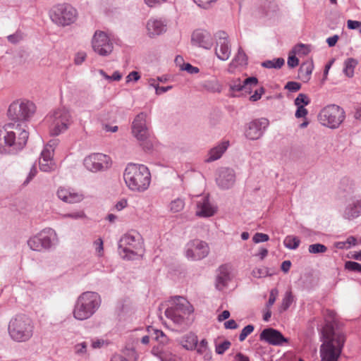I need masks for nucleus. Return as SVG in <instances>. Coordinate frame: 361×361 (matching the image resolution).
<instances>
[{"mask_svg":"<svg viewBox=\"0 0 361 361\" xmlns=\"http://www.w3.org/2000/svg\"><path fill=\"white\" fill-rule=\"evenodd\" d=\"M61 216L62 219L70 218L73 219H84L86 216L85 214L82 211H77L71 213L63 214H61Z\"/></svg>","mask_w":361,"mask_h":361,"instance_id":"de8ad7c7","label":"nucleus"},{"mask_svg":"<svg viewBox=\"0 0 361 361\" xmlns=\"http://www.w3.org/2000/svg\"><path fill=\"white\" fill-rule=\"evenodd\" d=\"M345 118L343 108L336 104H329L324 107L317 116L321 125L331 129L338 128Z\"/></svg>","mask_w":361,"mask_h":361,"instance_id":"423d86ee","label":"nucleus"},{"mask_svg":"<svg viewBox=\"0 0 361 361\" xmlns=\"http://www.w3.org/2000/svg\"><path fill=\"white\" fill-rule=\"evenodd\" d=\"M50 17L54 23L66 26L75 21L77 11L68 4H60L52 8Z\"/></svg>","mask_w":361,"mask_h":361,"instance_id":"9d476101","label":"nucleus"},{"mask_svg":"<svg viewBox=\"0 0 361 361\" xmlns=\"http://www.w3.org/2000/svg\"><path fill=\"white\" fill-rule=\"evenodd\" d=\"M197 341V336L195 334L190 333L183 337L181 344L186 350H192L195 349Z\"/></svg>","mask_w":361,"mask_h":361,"instance_id":"473e14b6","label":"nucleus"},{"mask_svg":"<svg viewBox=\"0 0 361 361\" xmlns=\"http://www.w3.org/2000/svg\"><path fill=\"white\" fill-rule=\"evenodd\" d=\"M209 252L207 243L199 239L188 242L185 245V255L192 260H200L206 257Z\"/></svg>","mask_w":361,"mask_h":361,"instance_id":"4468645a","label":"nucleus"},{"mask_svg":"<svg viewBox=\"0 0 361 361\" xmlns=\"http://www.w3.org/2000/svg\"><path fill=\"white\" fill-rule=\"evenodd\" d=\"M180 70L185 71L190 74H195L199 73L200 70L197 67L192 66L190 63H185L180 65Z\"/></svg>","mask_w":361,"mask_h":361,"instance_id":"bf43d9fd","label":"nucleus"},{"mask_svg":"<svg viewBox=\"0 0 361 361\" xmlns=\"http://www.w3.org/2000/svg\"><path fill=\"white\" fill-rule=\"evenodd\" d=\"M265 92V89L261 86L252 93V91L250 90V100L253 102H257L261 99L263 94Z\"/></svg>","mask_w":361,"mask_h":361,"instance_id":"a18cd8bd","label":"nucleus"},{"mask_svg":"<svg viewBox=\"0 0 361 361\" xmlns=\"http://www.w3.org/2000/svg\"><path fill=\"white\" fill-rule=\"evenodd\" d=\"M269 126V121L265 118L253 120L250 122V140L260 138Z\"/></svg>","mask_w":361,"mask_h":361,"instance_id":"b1692460","label":"nucleus"},{"mask_svg":"<svg viewBox=\"0 0 361 361\" xmlns=\"http://www.w3.org/2000/svg\"><path fill=\"white\" fill-rule=\"evenodd\" d=\"M310 103V99L303 93H300L294 101V104L296 106H305Z\"/></svg>","mask_w":361,"mask_h":361,"instance_id":"37998d69","label":"nucleus"},{"mask_svg":"<svg viewBox=\"0 0 361 361\" xmlns=\"http://www.w3.org/2000/svg\"><path fill=\"white\" fill-rule=\"evenodd\" d=\"M326 250L327 247L324 245L320 243L312 244L308 247V251L311 254L324 253Z\"/></svg>","mask_w":361,"mask_h":361,"instance_id":"a19ab883","label":"nucleus"},{"mask_svg":"<svg viewBox=\"0 0 361 361\" xmlns=\"http://www.w3.org/2000/svg\"><path fill=\"white\" fill-rule=\"evenodd\" d=\"M101 302V297L97 293H82L75 301L73 312L74 318L80 321L90 318L98 310Z\"/></svg>","mask_w":361,"mask_h":361,"instance_id":"20e7f679","label":"nucleus"},{"mask_svg":"<svg viewBox=\"0 0 361 361\" xmlns=\"http://www.w3.org/2000/svg\"><path fill=\"white\" fill-rule=\"evenodd\" d=\"M153 355L157 357L161 361H178V357L173 354L169 349L163 345H157L152 349Z\"/></svg>","mask_w":361,"mask_h":361,"instance_id":"c85d7f7f","label":"nucleus"},{"mask_svg":"<svg viewBox=\"0 0 361 361\" xmlns=\"http://www.w3.org/2000/svg\"><path fill=\"white\" fill-rule=\"evenodd\" d=\"M132 133L138 140L144 141L148 138L149 130L145 113L141 112L135 116L132 123Z\"/></svg>","mask_w":361,"mask_h":361,"instance_id":"f3484780","label":"nucleus"},{"mask_svg":"<svg viewBox=\"0 0 361 361\" xmlns=\"http://www.w3.org/2000/svg\"><path fill=\"white\" fill-rule=\"evenodd\" d=\"M195 349L199 355L203 356L204 360L209 361L212 359V351L208 347V342L206 339H202L199 343H197Z\"/></svg>","mask_w":361,"mask_h":361,"instance_id":"2f4dec72","label":"nucleus"},{"mask_svg":"<svg viewBox=\"0 0 361 361\" xmlns=\"http://www.w3.org/2000/svg\"><path fill=\"white\" fill-rule=\"evenodd\" d=\"M200 87L204 90H207L210 92H219L221 91V87L219 82L214 80H204L200 83Z\"/></svg>","mask_w":361,"mask_h":361,"instance_id":"c9c22d12","label":"nucleus"},{"mask_svg":"<svg viewBox=\"0 0 361 361\" xmlns=\"http://www.w3.org/2000/svg\"><path fill=\"white\" fill-rule=\"evenodd\" d=\"M123 355L126 357H128L129 359H133L136 360L137 359V355L133 348H126L123 350Z\"/></svg>","mask_w":361,"mask_h":361,"instance_id":"052dcab7","label":"nucleus"},{"mask_svg":"<svg viewBox=\"0 0 361 361\" xmlns=\"http://www.w3.org/2000/svg\"><path fill=\"white\" fill-rule=\"evenodd\" d=\"M216 212V208L211 205L209 197L203 196L197 203L196 215L200 217H209Z\"/></svg>","mask_w":361,"mask_h":361,"instance_id":"cd10ccee","label":"nucleus"},{"mask_svg":"<svg viewBox=\"0 0 361 361\" xmlns=\"http://www.w3.org/2000/svg\"><path fill=\"white\" fill-rule=\"evenodd\" d=\"M300 239L297 236L294 235H287L283 240L284 246L290 250L297 249L300 245Z\"/></svg>","mask_w":361,"mask_h":361,"instance_id":"4c0bfd02","label":"nucleus"},{"mask_svg":"<svg viewBox=\"0 0 361 361\" xmlns=\"http://www.w3.org/2000/svg\"><path fill=\"white\" fill-rule=\"evenodd\" d=\"M75 354L78 356H84L87 352V343L81 342L74 345Z\"/></svg>","mask_w":361,"mask_h":361,"instance_id":"79ce46f5","label":"nucleus"},{"mask_svg":"<svg viewBox=\"0 0 361 361\" xmlns=\"http://www.w3.org/2000/svg\"><path fill=\"white\" fill-rule=\"evenodd\" d=\"M37 169L35 165L32 166L30 169V173L26 178V180L24 181L23 185H27L30 183V181L36 176L37 174Z\"/></svg>","mask_w":361,"mask_h":361,"instance_id":"0e129e2a","label":"nucleus"},{"mask_svg":"<svg viewBox=\"0 0 361 361\" xmlns=\"http://www.w3.org/2000/svg\"><path fill=\"white\" fill-rule=\"evenodd\" d=\"M57 196L62 201L71 204L79 202L82 200L81 195L71 192L70 190L63 188L58 189Z\"/></svg>","mask_w":361,"mask_h":361,"instance_id":"c756f323","label":"nucleus"},{"mask_svg":"<svg viewBox=\"0 0 361 361\" xmlns=\"http://www.w3.org/2000/svg\"><path fill=\"white\" fill-rule=\"evenodd\" d=\"M287 63H288V66L290 68H295V67H296L298 65L299 60L295 56H289L288 58Z\"/></svg>","mask_w":361,"mask_h":361,"instance_id":"69168bd1","label":"nucleus"},{"mask_svg":"<svg viewBox=\"0 0 361 361\" xmlns=\"http://www.w3.org/2000/svg\"><path fill=\"white\" fill-rule=\"evenodd\" d=\"M284 63L285 61L283 58H277L272 60H266L261 63V66L269 69H279L284 65Z\"/></svg>","mask_w":361,"mask_h":361,"instance_id":"e433bc0d","label":"nucleus"},{"mask_svg":"<svg viewBox=\"0 0 361 361\" xmlns=\"http://www.w3.org/2000/svg\"><path fill=\"white\" fill-rule=\"evenodd\" d=\"M357 64V61L353 59L348 58L344 62L343 72L348 78H352L354 75V69Z\"/></svg>","mask_w":361,"mask_h":361,"instance_id":"f704fd0d","label":"nucleus"},{"mask_svg":"<svg viewBox=\"0 0 361 361\" xmlns=\"http://www.w3.org/2000/svg\"><path fill=\"white\" fill-rule=\"evenodd\" d=\"M269 274V271L267 268L266 267H260V268H256L253 269L252 271V275L254 277L256 278H262L267 276Z\"/></svg>","mask_w":361,"mask_h":361,"instance_id":"6e6d98bb","label":"nucleus"},{"mask_svg":"<svg viewBox=\"0 0 361 361\" xmlns=\"http://www.w3.org/2000/svg\"><path fill=\"white\" fill-rule=\"evenodd\" d=\"M34 328V324L29 317L18 314L10 320L8 332L13 341L23 343L28 341L32 337Z\"/></svg>","mask_w":361,"mask_h":361,"instance_id":"39448f33","label":"nucleus"},{"mask_svg":"<svg viewBox=\"0 0 361 361\" xmlns=\"http://www.w3.org/2000/svg\"><path fill=\"white\" fill-rule=\"evenodd\" d=\"M271 317V308H268L267 307H264V308L262 310V317L263 320L264 322H269L270 320V318Z\"/></svg>","mask_w":361,"mask_h":361,"instance_id":"774afa93","label":"nucleus"},{"mask_svg":"<svg viewBox=\"0 0 361 361\" xmlns=\"http://www.w3.org/2000/svg\"><path fill=\"white\" fill-rule=\"evenodd\" d=\"M123 178L130 190L144 192L149 186L151 174L146 166L130 163L125 169Z\"/></svg>","mask_w":361,"mask_h":361,"instance_id":"7ed1b4c3","label":"nucleus"},{"mask_svg":"<svg viewBox=\"0 0 361 361\" xmlns=\"http://www.w3.org/2000/svg\"><path fill=\"white\" fill-rule=\"evenodd\" d=\"M314 68L312 61H307L301 64L299 69V77L303 82H307Z\"/></svg>","mask_w":361,"mask_h":361,"instance_id":"7c9ffc66","label":"nucleus"},{"mask_svg":"<svg viewBox=\"0 0 361 361\" xmlns=\"http://www.w3.org/2000/svg\"><path fill=\"white\" fill-rule=\"evenodd\" d=\"M43 250H49L57 242L56 233L52 228H45L37 234Z\"/></svg>","mask_w":361,"mask_h":361,"instance_id":"a878e982","label":"nucleus"},{"mask_svg":"<svg viewBox=\"0 0 361 361\" xmlns=\"http://www.w3.org/2000/svg\"><path fill=\"white\" fill-rule=\"evenodd\" d=\"M293 51L295 54L306 55L310 52V48L307 45L300 44L294 47Z\"/></svg>","mask_w":361,"mask_h":361,"instance_id":"3c124183","label":"nucleus"},{"mask_svg":"<svg viewBox=\"0 0 361 361\" xmlns=\"http://www.w3.org/2000/svg\"><path fill=\"white\" fill-rule=\"evenodd\" d=\"M231 346V342L225 341L223 343L216 345V353L219 355L224 353V352Z\"/></svg>","mask_w":361,"mask_h":361,"instance_id":"4d7b16f0","label":"nucleus"},{"mask_svg":"<svg viewBox=\"0 0 361 361\" xmlns=\"http://www.w3.org/2000/svg\"><path fill=\"white\" fill-rule=\"evenodd\" d=\"M218 0H193V1L200 8L208 9L211 4L216 2Z\"/></svg>","mask_w":361,"mask_h":361,"instance_id":"13d9d810","label":"nucleus"},{"mask_svg":"<svg viewBox=\"0 0 361 361\" xmlns=\"http://www.w3.org/2000/svg\"><path fill=\"white\" fill-rule=\"evenodd\" d=\"M308 114L307 110L305 108V106H297V110L295 111V116L296 118H305Z\"/></svg>","mask_w":361,"mask_h":361,"instance_id":"e2e57ef3","label":"nucleus"},{"mask_svg":"<svg viewBox=\"0 0 361 361\" xmlns=\"http://www.w3.org/2000/svg\"><path fill=\"white\" fill-rule=\"evenodd\" d=\"M229 146L230 142L228 140H223L219 142L209 150L205 162L211 163L221 159Z\"/></svg>","mask_w":361,"mask_h":361,"instance_id":"bb28decb","label":"nucleus"},{"mask_svg":"<svg viewBox=\"0 0 361 361\" xmlns=\"http://www.w3.org/2000/svg\"><path fill=\"white\" fill-rule=\"evenodd\" d=\"M192 41L206 49H209L213 46V37L207 30H195L192 35Z\"/></svg>","mask_w":361,"mask_h":361,"instance_id":"5701e85b","label":"nucleus"},{"mask_svg":"<svg viewBox=\"0 0 361 361\" xmlns=\"http://www.w3.org/2000/svg\"><path fill=\"white\" fill-rule=\"evenodd\" d=\"M231 279L230 267L227 264L221 265L216 270L215 288L219 291L224 290Z\"/></svg>","mask_w":361,"mask_h":361,"instance_id":"412c9836","label":"nucleus"},{"mask_svg":"<svg viewBox=\"0 0 361 361\" xmlns=\"http://www.w3.org/2000/svg\"><path fill=\"white\" fill-rule=\"evenodd\" d=\"M347 26L350 30H358L360 34H361V21L348 20Z\"/></svg>","mask_w":361,"mask_h":361,"instance_id":"680f3d73","label":"nucleus"},{"mask_svg":"<svg viewBox=\"0 0 361 361\" xmlns=\"http://www.w3.org/2000/svg\"><path fill=\"white\" fill-rule=\"evenodd\" d=\"M269 240V235L262 233H256L252 237V241L255 243H264L268 241Z\"/></svg>","mask_w":361,"mask_h":361,"instance_id":"603ef678","label":"nucleus"},{"mask_svg":"<svg viewBox=\"0 0 361 361\" xmlns=\"http://www.w3.org/2000/svg\"><path fill=\"white\" fill-rule=\"evenodd\" d=\"M192 312L193 308L190 302L183 297L178 296L173 299L172 306L165 310V315L174 324L182 325L186 317Z\"/></svg>","mask_w":361,"mask_h":361,"instance_id":"0eeeda50","label":"nucleus"},{"mask_svg":"<svg viewBox=\"0 0 361 361\" xmlns=\"http://www.w3.org/2000/svg\"><path fill=\"white\" fill-rule=\"evenodd\" d=\"M184 207L185 202L181 198L175 199L170 203V210L173 213L182 211Z\"/></svg>","mask_w":361,"mask_h":361,"instance_id":"58836bf2","label":"nucleus"},{"mask_svg":"<svg viewBox=\"0 0 361 361\" xmlns=\"http://www.w3.org/2000/svg\"><path fill=\"white\" fill-rule=\"evenodd\" d=\"M140 78V75L137 71L130 72L126 77V82H129L131 80L137 81Z\"/></svg>","mask_w":361,"mask_h":361,"instance_id":"338daca9","label":"nucleus"},{"mask_svg":"<svg viewBox=\"0 0 361 361\" xmlns=\"http://www.w3.org/2000/svg\"><path fill=\"white\" fill-rule=\"evenodd\" d=\"M39 169L44 172H51L56 168L55 162L53 160V149L50 150L45 147L41 152L39 159Z\"/></svg>","mask_w":361,"mask_h":361,"instance_id":"393cba45","label":"nucleus"},{"mask_svg":"<svg viewBox=\"0 0 361 361\" xmlns=\"http://www.w3.org/2000/svg\"><path fill=\"white\" fill-rule=\"evenodd\" d=\"M247 65V57L242 48H239L238 53L235 55L228 67V72L235 73L246 69Z\"/></svg>","mask_w":361,"mask_h":361,"instance_id":"4be33fe9","label":"nucleus"},{"mask_svg":"<svg viewBox=\"0 0 361 361\" xmlns=\"http://www.w3.org/2000/svg\"><path fill=\"white\" fill-rule=\"evenodd\" d=\"M29 133L19 123H8L0 128V154H15L25 146Z\"/></svg>","mask_w":361,"mask_h":361,"instance_id":"f257e3e1","label":"nucleus"},{"mask_svg":"<svg viewBox=\"0 0 361 361\" xmlns=\"http://www.w3.org/2000/svg\"><path fill=\"white\" fill-rule=\"evenodd\" d=\"M27 245L29 247L34 251L41 252L43 250L37 234L27 240Z\"/></svg>","mask_w":361,"mask_h":361,"instance_id":"ea45409f","label":"nucleus"},{"mask_svg":"<svg viewBox=\"0 0 361 361\" xmlns=\"http://www.w3.org/2000/svg\"><path fill=\"white\" fill-rule=\"evenodd\" d=\"M248 85V78L244 79L243 84L240 80L235 81L233 85L231 86V90L233 92H240L243 90V87H246Z\"/></svg>","mask_w":361,"mask_h":361,"instance_id":"09e8293b","label":"nucleus"},{"mask_svg":"<svg viewBox=\"0 0 361 361\" xmlns=\"http://www.w3.org/2000/svg\"><path fill=\"white\" fill-rule=\"evenodd\" d=\"M235 182V173L233 169L221 167L218 170L216 183L221 189H228L234 185Z\"/></svg>","mask_w":361,"mask_h":361,"instance_id":"a211bd4d","label":"nucleus"},{"mask_svg":"<svg viewBox=\"0 0 361 361\" xmlns=\"http://www.w3.org/2000/svg\"><path fill=\"white\" fill-rule=\"evenodd\" d=\"M35 105L27 100H16L8 109V118L14 121H27L35 112Z\"/></svg>","mask_w":361,"mask_h":361,"instance_id":"1a4fd4ad","label":"nucleus"},{"mask_svg":"<svg viewBox=\"0 0 361 361\" xmlns=\"http://www.w3.org/2000/svg\"><path fill=\"white\" fill-rule=\"evenodd\" d=\"M260 341H264L272 345H283L288 342V339L278 330L273 328L264 329L259 335Z\"/></svg>","mask_w":361,"mask_h":361,"instance_id":"6ab92c4d","label":"nucleus"},{"mask_svg":"<svg viewBox=\"0 0 361 361\" xmlns=\"http://www.w3.org/2000/svg\"><path fill=\"white\" fill-rule=\"evenodd\" d=\"M216 47L215 54L218 59L226 61L231 53V44L228 35L224 31H219L215 35Z\"/></svg>","mask_w":361,"mask_h":361,"instance_id":"dca6fc26","label":"nucleus"},{"mask_svg":"<svg viewBox=\"0 0 361 361\" xmlns=\"http://www.w3.org/2000/svg\"><path fill=\"white\" fill-rule=\"evenodd\" d=\"M87 170L92 173L107 171L112 164L110 157L102 153H92L87 156L83 161Z\"/></svg>","mask_w":361,"mask_h":361,"instance_id":"9b49d317","label":"nucleus"},{"mask_svg":"<svg viewBox=\"0 0 361 361\" xmlns=\"http://www.w3.org/2000/svg\"><path fill=\"white\" fill-rule=\"evenodd\" d=\"M279 295V290L277 288H272L269 292V298L267 302L265 307L271 308L274 302H276Z\"/></svg>","mask_w":361,"mask_h":361,"instance_id":"c03bdc74","label":"nucleus"},{"mask_svg":"<svg viewBox=\"0 0 361 361\" xmlns=\"http://www.w3.org/2000/svg\"><path fill=\"white\" fill-rule=\"evenodd\" d=\"M92 46L93 50L102 56L109 55L114 48L113 43L109 36L104 32L99 30L94 32L92 40Z\"/></svg>","mask_w":361,"mask_h":361,"instance_id":"ddd939ff","label":"nucleus"},{"mask_svg":"<svg viewBox=\"0 0 361 361\" xmlns=\"http://www.w3.org/2000/svg\"><path fill=\"white\" fill-rule=\"evenodd\" d=\"M8 41L12 44H16L23 39V35L21 32L17 31L14 34L7 37Z\"/></svg>","mask_w":361,"mask_h":361,"instance_id":"864d4df0","label":"nucleus"},{"mask_svg":"<svg viewBox=\"0 0 361 361\" xmlns=\"http://www.w3.org/2000/svg\"><path fill=\"white\" fill-rule=\"evenodd\" d=\"M168 22L162 18H150L147 23V35L150 37L160 35L167 30Z\"/></svg>","mask_w":361,"mask_h":361,"instance_id":"aec40b11","label":"nucleus"},{"mask_svg":"<svg viewBox=\"0 0 361 361\" xmlns=\"http://www.w3.org/2000/svg\"><path fill=\"white\" fill-rule=\"evenodd\" d=\"M341 216L348 221H353L361 216V195H354L346 200L341 212Z\"/></svg>","mask_w":361,"mask_h":361,"instance_id":"2eb2a0df","label":"nucleus"},{"mask_svg":"<svg viewBox=\"0 0 361 361\" xmlns=\"http://www.w3.org/2000/svg\"><path fill=\"white\" fill-rule=\"evenodd\" d=\"M47 119L49 123V132L52 136H57L65 132L71 123L70 112L64 108L54 110Z\"/></svg>","mask_w":361,"mask_h":361,"instance_id":"6e6552de","label":"nucleus"},{"mask_svg":"<svg viewBox=\"0 0 361 361\" xmlns=\"http://www.w3.org/2000/svg\"><path fill=\"white\" fill-rule=\"evenodd\" d=\"M295 301V298L290 290H288L283 295L281 302L278 307L280 314L286 312Z\"/></svg>","mask_w":361,"mask_h":361,"instance_id":"72a5a7b5","label":"nucleus"},{"mask_svg":"<svg viewBox=\"0 0 361 361\" xmlns=\"http://www.w3.org/2000/svg\"><path fill=\"white\" fill-rule=\"evenodd\" d=\"M345 268L349 271L357 272L361 274V264L353 261H348L345 264Z\"/></svg>","mask_w":361,"mask_h":361,"instance_id":"49530a36","label":"nucleus"},{"mask_svg":"<svg viewBox=\"0 0 361 361\" xmlns=\"http://www.w3.org/2000/svg\"><path fill=\"white\" fill-rule=\"evenodd\" d=\"M138 236L130 233L123 235L118 242V252L123 259H132L140 247Z\"/></svg>","mask_w":361,"mask_h":361,"instance_id":"f8f14e48","label":"nucleus"},{"mask_svg":"<svg viewBox=\"0 0 361 361\" xmlns=\"http://www.w3.org/2000/svg\"><path fill=\"white\" fill-rule=\"evenodd\" d=\"M284 88L290 92H295L300 90L301 84L298 82L290 81L286 84Z\"/></svg>","mask_w":361,"mask_h":361,"instance_id":"5fc2aeb1","label":"nucleus"},{"mask_svg":"<svg viewBox=\"0 0 361 361\" xmlns=\"http://www.w3.org/2000/svg\"><path fill=\"white\" fill-rule=\"evenodd\" d=\"M154 334L155 335V338L159 341V343L158 345H164L165 343L168 341V338L164 334V332L159 329H153Z\"/></svg>","mask_w":361,"mask_h":361,"instance_id":"8fccbe9b","label":"nucleus"},{"mask_svg":"<svg viewBox=\"0 0 361 361\" xmlns=\"http://www.w3.org/2000/svg\"><path fill=\"white\" fill-rule=\"evenodd\" d=\"M322 335L323 343L320 346L321 361H338L345 340L344 334L329 329L323 331Z\"/></svg>","mask_w":361,"mask_h":361,"instance_id":"f03ea898","label":"nucleus"}]
</instances>
